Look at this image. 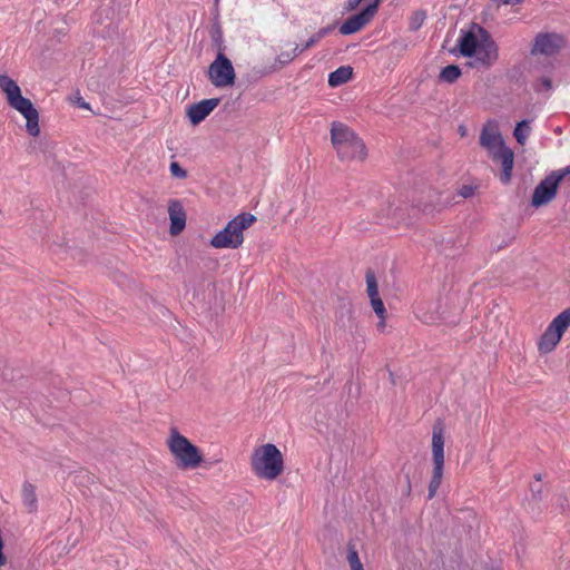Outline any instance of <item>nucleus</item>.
<instances>
[{"label": "nucleus", "mask_w": 570, "mask_h": 570, "mask_svg": "<svg viewBox=\"0 0 570 570\" xmlns=\"http://www.w3.org/2000/svg\"><path fill=\"white\" fill-rule=\"evenodd\" d=\"M331 141L342 161H363L366 158L367 154L363 140L342 122H332Z\"/></svg>", "instance_id": "f257e3e1"}, {"label": "nucleus", "mask_w": 570, "mask_h": 570, "mask_svg": "<svg viewBox=\"0 0 570 570\" xmlns=\"http://www.w3.org/2000/svg\"><path fill=\"white\" fill-rule=\"evenodd\" d=\"M0 89L6 94L9 106L27 119V131L33 137L39 136V112L30 99L22 97L18 83L7 75H1Z\"/></svg>", "instance_id": "f03ea898"}, {"label": "nucleus", "mask_w": 570, "mask_h": 570, "mask_svg": "<svg viewBox=\"0 0 570 570\" xmlns=\"http://www.w3.org/2000/svg\"><path fill=\"white\" fill-rule=\"evenodd\" d=\"M254 473L265 480H275L284 470L283 454L272 443L256 448L250 456Z\"/></svg>", "instance_id": "7ed1b4c3"}, {"label": "nucleus", "mask_w": 570, "mask_h": 570, "mask_svg": "<svg viewBox=\"0 0 570 570\" xmlns=\"http://www.w3.org/2000/svg\"><path fill=\"white\" fill-rule=\"evenodd\" d=\"M167 446L179 470H194L204 462L200 450L175 428L170 430Z\"/></svg>", "instance_id": "20e7f679"}, {"label": "nucleus", "mask_w": 570, "mask_h": 570, "mask_svg": "<svg viewBox=\"0 0 570 570\" xmlns=\"http://www.w3.org/2000/svg\"><path fill=\"white\" fill-rule=\"evenodd\" d=\"M256 222L249 213H242L228 222L226 227L218 232L210 240L214 248H238L244 242L243 233Z\"/></svg>", "instance_id": "39448f33"}, {"label": "nucleus", "mask_w": 570, "mask_h": 570, "mask_svg": "<svg viewBox=\"0 0 570 570\" xmlns=\"http://www.w3.org/2000/svg\"><path fill=\"white\" fill-rule=\"evenodd\" d=\"M433 472L429 484V499H432L442 481L444 465V424L436 421L432 429Z\"/></svg>", "instance_id": "423d86ee"}, {"label": "nucleus", "mask_w": 570, "mask_h": 570, "mask_svg": "<svg viewBox=\"0 0 570 570\" xmlns=\"http://www.w3.org/2000/svg\"><path fill=\"white\" fill-rule=\"evenodd\" d=\"M570 327V307L558 314L548 325L538 341L540 353H551L560 343L562 335Z\"/></svg>", "instance_id": "0eeeda50"}, {"label": "nucleus", "mask_w": 570, "mask_h": 570, "mask_svg": "<svg viewBox=\"0 0 570 570\" xmlns=\"http://www.w3.org/2000/svg\"><path fill=\"white\" fill-rule=\"evenodd\" d=\"M208 77L217 88L233 86L235 83V70L232 61L225 53L218 52L215 60L209 65Z\"/></svg>", "instance_id": "6e6552de"}, {"label": "nucleus", "mask_w": 570, "mask_h": 570, "mask_svg": "<svg viewBox=\"0 0 570 570\" xmlns=\"http://www.w3.org/2000/svg\"><path fill=\"white\" fill-rule=\"evenodd\" d=\"M566 40L561 35L554 32L539 33L534 38L531 53L554 56L564 47Z\"/></svg>", "instance_id": "1a4fd4ad"}, {"label": "nucleus", "mask_w": 570, "mask_h": 570, "mask_svg": "<svg viewBox=\"0 0 570 570\" xmlns=\"http://www.w3.org/2000/svg\"><path fill=\"white\" fill-rule=\"evenodd\" d=\"M381 0H374L367 4L360 13L354 14L346 19L340 27L342 35H352L364 28L376 14Z\"/></svg>", "instance_id": "9d476101"}, {"label": "nucleus", "mask_w": 570, "mask_h": 570, "mask_svg": "<svg viewBox=\"0 0 570 570\" xmlns=\"http://www.w3.org/2000/svg\"><path fill=\"white\" fill-rule=\"evenodd\" d=\"M480 146L484 148L493 160L499 159V121L488 120L480 134Z\"/></svg>", "instance_id": "9b49d317"}, {"label": "nucleus", "mask_w": 570, "mask_h": 570, "mask_svg": "<svg viewBox=\"0 0 570 570\" xmlns=\"http://www.w3.org/2000/svg\"><path fill=\"white\" fill-rule=\"evenodd\" d=\"M558 180L549 174L543 180L540 181V184L534 188L532 198H531V205L533 207H541L547 204H549L557 195L558 187H559Z\"/></svg>", "instance_id": "f8f14e48"}, {"label": "nucleus", "mask_w": 570, "mask_h": 570, "mask_svg": "<svg viewBox=\"0 0 570 570\" xmlns=\"http://www.w3.org/2000/svg\"><path fill=\"white\" fill-rule=\"evenodd\" d=\"M219 98L204 99L197 104H193L187 108V117L191 125L196 126L206 119L207 116L219 105Z\"/></svg>", "instance_id": "ddd939ff"}, {"label": "nucleus", "mask_w": 570, "mask_h": 570, "mask_svg": "<svg viewBox=\"0 0 570 570\" xmlns=\"http://www.w3.org/2000/svg\"><path fill=\"white\" fill-rule=\"evenodd\" d=\"M168 214L170 219L169 233L173 236L179 235L186 226V213L179 200H170L168 205Z\"/></svg>", "instance_id": "4468645a"}, {"label": "nucleus", "mask_w": 570, "mask_h": 570, "mask_svg": "<svg viewBox=\"0 0 570 570\" xmlns=\"http://www.w3.org/2000/svg\"><path fill=\"white\" fill-rule=\"evenodd\" d=\"M480 33L483 38H487V32L479 28ZM475 57V62L473 66H482V67H489L491 66L495 59H497V52L493 43L489 45L487 43V39H483V43L479 47L478 51L473 55Z\"/></svg>", "instance_id": "2eb2a0df"}, {"label": "nucleus", "mask_w": 570, "mask_h": 570, "mask_svg": "<svg viewBox=\"0 0 570 570\" xmlns=\"http://www.w3.org/2000/svg\"><path fill=\"white\" fill-rule=\"evenodd\" d=\"M482 43L474 32H463L458 40L459 52L464 57H472Z\"/></svg>", "instance_id": "dca6fc26"}, {"label": "nucleus", "mask_w": 570, "mask_h": 570, "mask_svg": "<svg viewBox=\"0 0 570 570\" xmlns=\"http://www.w3.org/2000/svg\"><path fill=\"white\" fill-rule=\"evenodd\" d=\"M433 303H423L416 307V316L425 324H434L441 318L439 307Z\"/></svg>", "instance_id": "f3484780"}, {"label": "nucleus", "mask_w": 570, "mask_h": 570, "mask_svg": "<svg viewBox=\"0 0 570 570\" xmlns=\"http://www.w3.org/2000/svg\"><path fill=\"white\" fill-rule=\"evenodd\" d=\"M501 164L503 166V175L501 180L510 181L512 176V169L514 165V153L511 148L503 145L501 141Z\"/></svg>", "instance_id": "a211bd4d"}, {"label": "nucleus", "mask_w": 570, "mask_h": 570, "mask_svg": "<svg viewBox=\"0 0 570 570\" xmlns=\"http://www.w3.org/2000/svg\"><path fill=\"white\" fill-rule=\"evenodd\" d=\"M353 76V68L350 66H342L328 76V85L331 87H338L346 83Z\"/></svg>", "instance_id": "6ab92c4d"}, {"label": "nucleus", "mask_w": 570, "mask_h": 570, "mask_svg": "<svg viewBox=\"0 0 570 570\" xmlns=\"http://www.w3.org/2000/svg\"><path fill=\"white\" fill-rule=\"evenodd\" d=\"M301 53L299 51V47L297 45H293V47L291 48V50L288 51H282L276 60H275V65L273 66V71L275 70H278L281 68H283L284 66H286L287 63H289L291 61H293L298 55Z\"/></svg>", "instance_id": "aec40b11"}, {"label": "nucleus", "mask_w": 570, "mask_h": 570, "mask_svg": "<svg viewBox=\"0 0 570 570\" xmlns=\"http://www.w3.org/2000/svg\"><path fill=\"white\" fill-rule=\"evenodd\" d=\"M522 0H501V16L508 17L507 21H512L520 11Z\"/></svg>", "instance_id": "412c9836"}, {"label": "nucleus", "mask_w": 570, "mask_h": 570, "mask_svg": "<svg viewBox=\"0 0 570 570\" xmlns=\"http://www.w3.org/2000/svg\"><path fill=\"white\" fill-rule=\"evenodd\" d=\"M22 501L30 512L37 508V495L35 487L30 483H24L22 488Z\"/></svg>", "instance_id": "4be33fe9"}, {"label": "nucleus", "mask_w": 570, "mask_h": 570, "mask_svg": "<svg viewBox=\"0 0 570 570\" xmlns=\"http://www.w3.org/2000/svg\"><path fill=\"white\" fill-rule=\"evenodd\" d=\"M210 38H212L213 46L217 50V53L218 52L225 53L226 46L224 42L223 30L218 22L213 24L212 30H210Z\"/></svg>", "instance_id": "5701e85b"}, {"label": "nucleus", "mask_w": 570, "mask_h": 570, "mask_svg": "<svg viewBox=\"0 0 570 570\" xmlns=\"http://www.w3.org/2000/svg\"><path fill=\"white\" fill-rule=\"evenodd\" d=\"M461 75L462 72L459 66L449 65L441 70L439 78L441 81L453 83L461 77Z\"/></svg>", "instance_id": "b1692460"}, {"label": "nucleus", "mask_w": 570, "mask_h": 570, "mask_svg": "<svg viewBox=\"0 0 570 570\" xmlns=\"http://www.w3.org/2000/svg\"><path fill=\"white\" fill-rule=\"evenodd\" d=\"M531 132L530 121L529 120H522L517 124L513 136L517 139V141L523 146Z\"/></svg>", "instance_id": "393cba45"}, {"label": "nucleus", "mask_w": 570, "mask_h": 570, "mask_svg": "<svg viewBox=\"0 0 570 570\" xmlns=\"http://www.w3.org/2000/svg\"><path fill=\"white\" fill-rule=\"evenodd\" d=\"M440 196L441 195L439 191L432 189L429 190V200L420 205L422 212L432 213L433 210L439 209L443 205L441 203Z\"/></svg>", "instance_id": "a878e982"}, {"label": "nucleus", "mask_w": 570, "mask_h": 570, "mask_svg": "<svg viewBox=\"0 0 570 570\" xmlns=\"http://www.w3.org/2000/svg\"><path fill=\"white\" fill-rule=\"evenodd\" d=\"M347 561L351 567V570H358L363 568V564L358 558V553L355 549V546L352 543H348L347 547Z\"/></svg>", "instance_id": "bb28decb"}, {"label": "nucleus", "mask_w": 570, "mask_h": 570, "mask_svg": "<svg viewBox=\"0 0 570 570\" xmlns=\"http://www.w3.org/2000/svg\"><path fill=\"white\" fill-rule=\"evenodd\" d=\"M366 281V292L368 297L379 296V287L375 274L372 271H367L365 275Z\"/></svg>", "instance_id": "cd10ccee"}, {"label": "nucleus", "mask_w": 570, "mask_h": 570, "mask_svg": "<svg viewBox=\"0 0 570 570\" xmlns=\"http://www.w3.org/2000/svg\"><path fill=\"white\" fill-rule=\"evenodd\" d=\"M552 507L559 513H564L569 509V500L562 494H558L552 499Z\"/></svg>", "instance_id": "c85d7f7f"}, {"label": "nucleus", "mask_w": 570, "mask_h": 570, "mask_svg": "<svg viewBox=\"0 0 570 570\" xmlns=\"http://www.w3.org/2000/svg\"><path fill=\"white\" fill-rule=\"evenodd\" d=\"M370 299H371V305H372L375 314L381 320H385V317H386V309H385L383 301L380 298V296L370 297Z\"/></svg>", "instance_id": "c756f323"}, {"label": "nucleus", "mask_w": 570, "mask_h": 570, "mask_svg": "<svg viewBox=\"0 0 570 570\" xmlns=\"http://www.w3.org/2000/svg\"><path fill=\"white\" fill-rule=\"evenodd\" d=\"M478 188V185L465 184L458 189V195L461 196L462 198H471L475 195Z\"/></svg>", "instance_id": "7c9ffc66"}, {"label": "nucleus", "mask_w": 570, "mask_h": 570, "mask_svg": "<svg viewBox=\"0 0 570 570\" xmlns=\"http://www.w3.org/2000/svg\"><path fill=\"white\" fill-rule=\"evenodd\" d=\"M169 169H170L171 175L176 178L184 179L187 177V171L185 169H183L181 166L176 161H173L170 164Z\"/></svg>", "instance_id": "2f4dec72"}, {"label": "nucleus", "mask_w": 570, "mask_h": 570, "mask_svg": "<svg viewBox=\"0 0 570 570\" xmlns=\"http://www.w3.org/2000/svg\"><path fill=\"white\" fill-rule=\"evenodd\" d=\"M425 19V14L423 12H415L411 18L410 28L411 30H417Z\"/></svg>", "instance_id": "473e14b6"}, {"label": "nucleus", "mask_w": 570, "mask_h": 570, "mask_svg": "<svg viewBox=\"0 0 570 570\" xmlns=\"http://www.w3.org/2000/svg\"><path fill=\"white\" fill-rule=\"evenodd\" d=\"M551 88H552V81L549 77H541L538 79V82H537L538 91L550 90Z\"/></svg>", "instance_id": "72a5a7b5"}, {"label": "nucleus", "mask_w": 570, "mask_h": 570, "mask_svg": "<svg viewBox=\"0 0 570 570\" xmlns=\"http://www.w3.org/2000/svg\"><path fill=\"white\" fill-rule=\"evenodd\" d=\"M551 175L554 176L560 184L568 175H570V165L562 169L552 171Z\"/></svg>", "instance_id": "f704fd0d"}, {"label": "nucleus", "mask_w": 570, "mask_h": 570, "mask_svg": "<svg viewBox=\"0 0 570 570\" xmlns=\"http://www.w3.org/2000/svg\"><path fill=\"white\" fill-rule=\"evenodd\" d=\"M71 101L77 105L79 108H82V109H90V106L88 102H86L83 100V98L81 97L80 92L77 91L73 97L71 98Z\"/></svg>", "instance_id": "c9c22d12"}, {"label": "nucleus", "mask_w": 570, "mask_h": 570, "mask_svg": "<svg viewBox=\"0 0 570 570\" xmlns=\"http://www.w3.org/2000/svg\"><path fill=\"white\" fill-rule=\"evenodd\" d=\"M334 26H328L325 28L320 29L314 36V38L318 41H321L324 37H326L330 32L334 30Z\"/></svg>", "instance_id": "e433bc0d"}, {"label": "nucleus", "mask_w": 570, "mask_h": 570, "mask_svg": "<svg viewBox=\"0 0 570 570\" xmlns=\"http://www.w3.org/2000/svg\"><path fill=\"white\" fill-rule=\"evenodd\" d=\"M334 26H328L325 28L320 29L314 36V38L318 41H321L324 37H326L330 32L334 30Z\"/></svg>", "instance_id": "4c0bfd02"}, {"label": "nucleus", "mask_w": 570, "mask_h": 570, "mask_svg": "<svg viewBox=\"0 0 570 570\" xmlns=\"http://www.w3.org/2000/svg\"><path fill=\"white\" fill-rule=\"evenodd\" d=\"M362 0H347L345 2L344 9L346 11H353L357 8V6L361 3Z\"/></svg>", "instance_id": "58836bf2"}, {"label": "nucleus", "mask_w": 570, "mask_h": 570, "mask_svg": "<svg viewBox=\"0 0 570 570\" xmlns=\"http://www.w3.org/2000/svg\"><path fill=\"white\" fill-rule=\"evenodd\" d=\"M317 43V40L314 38V36H312L305 43L302 48H299V51L301 53L309 48H312L313 46H315Z\"/></svg>", "instance_id": "ea45409f"}, {"label": "nucleus", "mask_w": 570, "mask_h": 570, "mask_svg": "<svg viewBox=\"0 0 570 570\" xmlns=\"http://www.w3.org/2000/svg\"><path fill=\"white\" fill-rule=\"evenodd\" d=\"M458 131L461 137H465L468 135V128L464 125H460Z\"/></svg>", "instance_id": "a19ab883"}, {"label": "nucleus", "mask_w": 570, "mask_h": 570, "mask_svg": "<svg viewBox=\"0 0 570 570\" xmlns=\"http://www.w3.org/2000/svg\"><path fill=\"white\" fill-rule=\"evenodd\" d=\"M531 490L533 493H540L541 492V485L540 484H532Z\"/></svg>", "instance_id": "79ce46f5"}, {"label": "nucleus", "mask_w": 570, "mask_h": 570, "mask_svg": "<svg viewBox=\"0 0 570 570\" xmlns=\"http://www.w3.org/2000/svg\"><path fill=\"white\" fill-rule=\"evenodd\" d=\"M384 325H385V324H384V320H381V322L379 323V327H380V328H383V327H384Z\"/></svg>", "instance_id": "37998d69"}]
</instances>
